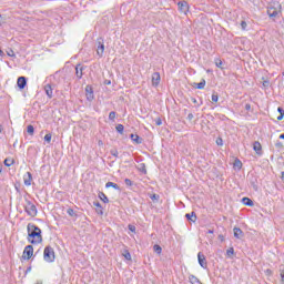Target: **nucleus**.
<instances>
[{
    "instance_id": "nucleus-33",
    "label": "nucleus",
    "mask_w": 284,
    "mask_h": 284,
    "mask_svg": "<svg viewBox=\"0 0 284 284\" xmlns=\"http://www.w3.org/2000/svg\"><path fill=\"white\" fill-rule=\"evenodd\" d=\"M44 141H45L47 143H50V142L52 141V133L45 134V135H44Z\"/></svg>"
},
{
    "instance_id": "nucleus-21",
    "label": "nucleus",
    "mask_w": 284,
    "mask_h": 284,
    "mask_svg": "<svg viewBox=\"0 0 284 284\" xmlns=\"http://www.w3.org/2000/svg\"><path fill=\"white\" fill-rule=\"evenodd\" d=\"M99 199L102 200L104 203H110V200L108 199V195L103 192H99L98 194Z\"/></svg>"
},
{
    "instance_id": "nucleus-3",
    "label": "nucleus",
    "mask_w": 284,
    "mask_h": 284,
    "mask_svg": "<svg viewBox=\"0 0 284 284\" xmlns=\"http://www.w3.org/2000/svg\"><path fill=\"white\" fill-rule=\"evenodd\" d=\"M281 10H282V6L281 3L276 2L274 4H271L267 8V14L270 17V19H276V17H278V14H281Z\"/></svg>"
},
{
    "instance_id": "nucleus-45",
    "label": "nucleus",
    "mask_w": 284,
    "mask_h": 284,
    "mask_svg": "<svg viewBox=\"0 0 284 284\" xmlns=\"http://www.w3.org/2000/svg\"><path fill=\"white\" fill-rule=\"evenodd\" d=\"M275 148H283V142L277 141V142L275 143Z\"/></svg>"
},
{
    "instance_id": "nucleus-54",
    "label": "nucleus",
    "mask_w": 284,
    "mask_h": 284,
    "mask_svg": "<svg viewBox=\"0 0 284 284\" xmlns=\"http://www.w3.org/2000/svg\"><path fill=\"white\" fill-rule=\"evenodd\" d=\"M263 85H264V87L270 85V81H264V82H263Z\"/></svg>"
},
{
    "instance_id": "nucleus-12",
    "label": "nucleus",
    "mask_w": 284,
    "mask_h": 284,
    "mask_svg": "<svg viewBox=\"0 0 284 284\" xmlns=\"http://www.w3.org/2000/svg\"><path fill=\"white\" fill-rule=\"evenodd\" d=\"M130 139L133 143H136V145H141V143H143V138L139 136V134L131 133Z\"/></svg>"
},
{
    "instance_id": "nucleus-28",
    "label": "nucleus",
    "mask_w": 284,
    "mask_h": 284,
    "mask_svg": "<svg viewBox=\"0 0 284 284\" xmlns=\"http://www.w3.org/2000/svg\"><path fill=\"white\" fill-rule=\"evenodd\" d=\"M116 132H119V134H123V130H125V126H123V124H118L115 126Z\"/></svg>"
},
{
    "instance_id": "nucleus-63",
    "label": "nucleus",
    "mask_w": 284,
    "mask_h": 284,
    "mask_svg": "<svg viewBox=\"0 0 284 284\" xmlns=\"http://www.w3.org/2000/svg\"><path fill=\"white\" fill-rule=\"evenodd\" d=\"M282 74H283V77H284V71H283V73H282Z\"/></svg>"
},
{
    "instance_id": "nucleus-15",
    "label": "nucleus",
    "mask_w": 284,
    "mask_h": 284,
    "mask_svg": "<svg viewBox=\"0 0 284 284\" xmlns=\"http://www.w3.org/2000/svg\"><path fill=\"white\" fill-rule=\"evenodd\" d=\"M24 185L30 186L32 185V173L27 172V175H24Z\"/></svg>"
},
{
    "instance_id": "nucleus-49",
    "label": "nucleus",
    "mask_w": 284,
    "mask_h": 284,
    "mask_svg": "<svg viewBox=\"0 0 284 284\" xmlns=\"http://www.w3.org/2000/svg\"><path fill=\"white\" fill-rule=\"evenodd\" d=\"M277 112H278L280 114H284L283 108H282V106H278V108H277Z\"/></svg>"
},
{
    "instance_id": "nucleus-24",
    "label": "nucleus",
    "mask_w": 284,
    "mask_h": 284,
    "mask_svg": "<svg viewBox=\"0 0 284 284\" xmlns=\"http://www.w3.org/2000/svg\"><path fill=\"white\" fill-rule=\"evenodd\" d=\"M122 256H124V258L126 261H132V255L130 254V251L124 250V252L122 253Z\"/></svg>"
},
{
    "instance_id": "nucleus-27",
    "label": "nucleus",
    "mask_w": 284,
    "mask_h": 284,
    "mask_svg": "<svg viewBox=\"0 0 284 284\" xmlns=\"http://www.w3.org/2000/svg\"><path fill=\"white\" fill-rule=\"evenodd\" d=\"M197 90H203L205 88V79H202L200 83L195 84Z\"/></svg>"
},
{
    "instance_id": "nucleus-10",
    "label": "nucleus",
    "mask_w": 284,
    "mask_h": 284,
    "mask_svg": "<svg viewBox=\"0 0 284 284\" xmlns=\"http://www.w3.org/2000/svg\"><path fill=\"white\" fill-rule=\"evenodd\" d=\"M19 90H24L28 85V79L26 77H19L17 81Z\"/></svg>"
},
{
    "instance_id": "nucleus-29",
    "label": "nucleus",
    "mask_w": 284,
    "mask_h": 284,
    "mask_svg": "<svg viewBox=\"0 0 284 284\" xmlns=\"http://www.w3.org/2000/svg\"><path fill=\"white\" fill-rule=\"evenodd\" d=\"M27 132L32 136V134H34V126L32 124H29L27 126Z\"/></svg>"
},
{
    "instance_id": "nucleus-51",
    "label": "nucleus",
    "mask_w": 284,
    "mask_h": 284,
    "mask_svg": "<svg viewBox=\"0 0 284 284\" xmlns=\"http://www.w3.org/2000/svg\"><path fill=\"white\" fill-rule=\"evenodd\" d=\"M217 145H223V139L216 140Z\"/></svg>"
},
{
    "instance_id": "nucleus-26",
    "label": "nucleus",
    "mask_w": 284,
    "mask_h": 284,
    "mask_svg": "<svg viewBox=\"0 0 284 284\" xmlns=\"http://www.w3.org/2000/svg\"><path fill=\"white\" fill-rule=\"evenodd\" d=\"M153 252H155V254H161V252H163V248L161 247V245L155 244L153 246Z\"/></svg>"
},
{
    "instance_id": "nucleus-2",
    "label": "nucleus",
    "mask_w": 284,
    "mask_h": 284,
    "mask_svg": "<svg viewBox=\"0 0 284 284\" xmlns=\"http://www.w3.org/2000/svg\"><path fill=\"white\" fill-rule=\"evenodd\" d=\"M57 255L54 254V248L50 245L44 247L43 260L45 263H54Z\"/></svg>"
},
{
    "instance_id": "nucleus-50",
    "label": "nucleus",
    "mask_w": 284,
    "mask_h": 284,
    "mask_svg": "<svg viewBox=\"0 0 284 284\" xmlns=\"http://www.w3.org/2000/svg\"><path fill=\"white\" fill-rule=\"evenodd\" d=\"M104 85H112V81H110V80H104Z\"/></svg>"
},
{
    "instance_id": "nucleus-56",
    "label": "nucleus",
    "mask_w": 284,
    "mask_h": 284,
    "mask_svg": "<svg viewBox=\"0 0 284 284\" xmlns=\"http://www.w3.org/2000/svg\"><path fill=\"white\" fill-rule=\"evenodd\" d=\"M26 272H32V266H29Z\"/></svg>"
},
{
    "instance_id": "nucleus-48",
    "label": "nucleus",
    "mask_w": 284,
    "mask_h": 284,
    "mask_svg": "<svg viewBox=\"0 0 284 284\" xmlns=\"http://www.w3.org/2000/svg\"><path fill=\"white\" fill-rule=\"evenodd\" d=\"M265 274H266V276H272V270L267 268V270L265 271Z\"/></svg>"
},
{
    "instance_id": "nucleus-17",
    "label": "nucleus",
    "mask_w": 284,
    "mask_h": 284,
    "mask_svg": "<svg viewBox=\"0 0 284 284\" xmlns=\"http://www.w3.org/2000/svg\"><path fill=\"white\" fill-rule=\"evenodd\" d=\"M243 205H247V207H253L254 206V201L250 197H243L242 199Z\"/></svg>"
},
{
    "instance_id": "nucleus-22",
    "label": "nucleus",
    "mask_w": 284,
    "mask_h": 284,
    "mask_svg": "<svg viewBox=\"0 0 284 284\" xmlns=\"http://www.w3.org/2000/svg\"><path fill=\"white\" fill-rule=\"evenodd\" d=\"M105 187H113L114 190H121L119 184H116L114 182H106Z\"/></svg>"
},
{
    "instance_id": "nucleus-36",
    "label": "nucleus",
    "mask_w": 284,
    "mask_h": 284,
    "mask_svg": "<svg viewBox=\"0 0 284 284\" xmlns=\"http://www.w3.org/2000/svg\"><path fill=\"white\" fill-rule=\"evenodd\" d=\"M212 101H213V103H219V94L213 93L212 94Z\"/></svg>"
},
{
    "instance_id": "nucleus-47",
    "label": "nucleus",
    "mask_w": 284,
    "mask_h": 284,
    "mask_svg": "<svg viewBox=\"0 0 284 284\" xmlns=\"http://www.w3.org/2000/svg\"><path fill=\"white\" fill-rule=\"evenodd\" d=\"M155 124H156V125H162V124H163V121L161 120V118H159V119L155 121Z\"/></svg>"
},
{
    "instance_id": "nucleus-35",
    "label": "nucleus",
    "mask_w": 284,
    "mask_h": 284,
    "mask_svg": "<svg viewBox=\"0 0 284 284\" xmlns=\"http://www.w3.org/2000/svg\"><path fill=\"white\" fill-rule=\"evenodd\" d=\"M110 154H111L112 156H114L115 159H119V151H116V149L111 150V151H110Z\"/></svg>"
},
{
    "instance_id": "nucleus-62",
    "label": "nucleus",
    "mask_w": 284,
    "mask_h": 284,
    "mask_svg": "<svg viewBox=\"0 0 284 284\" xmlns=\"http://www.w3.org/2000/svg\"><path fill=\"white\" fill-rule=\"evenodd\" d=\"M36 284H43V282H37Z\"/></svg>"
},
{
    "instance_id": "nucleus-42",
    "label": "nucleus",
    "mask_w": 284,
    "mask_h": 284,
    "mask_svg": "<svg viewBox=\"0 0 284 284\" xmlns=\"http://www.w3.org/2000/svg\"><path fill=\"white\" fill-rule=\"evenodd\" d=\"M241 28H242V30H246V28H247V22H245V20H243V21L241 22Z\"/></svg>"
},
{
    "instance_id": "nucleus-9",
    "label": "nucleus",
    "mask_w": 284,
    "mask_h": 284,
    "mask_svg": "<svg viewBox=\"0 0 284 284\" xmlns=\"http://www.w3.org/2000/svg\"><path fill=\"white\" fill-rule=\"evenodd\" d=\"M197 261H199V265H201L203 270H207V260L205 258V254H203L202 252H199Z\"/></svg>"
},
{
    "instance_id": "nucleus-44",
    "label": "nucleus",
    "mask_w": 284,
    "mask_h": 284,
    "mask_svg": "<svg viewBox=\"0 0 284 284\" xmlns=\"http://www.w3.org/2000/svg\"><path fill=\"white\" fill-rule=\"evenodd\" d=\"M245 110H246L247 112H250V111L252 110V105H251L250 103H246V104H245Z\"/></svg>"
},
{
    "instance_id": "nucleus-25",
    "label": "nucleus",
    "mask_w": 284,
    "mask_h": 284,
    "mask_svg": "<svg viewBox=\"0 0 284 284\" xmlns=\"http://www.w3.org/2000/svg\"><path fill=\"white\" fill-rule=\"evenodd\" d=\"M6 168H10L11 165H14V160L7 158L4 160Z\"/></svg>"
},
{
    "instance_id": "nucleus-53",
    "label": "nucleus",
    "mask_w": 284,
    "mask_h": 284,
    "mask_svg": "<svg viewBox=\"0 0 284 284\" xmlns=\"http://www.w3.org/2000/svg\"><path fill=\"white\" fill-rule=\"evenodd\" d=\"M219 240L223 242L225 241V237L223 235H219Z\"/></svg>"
},
{
    "instance_id": "nucleus-14",
    "label": "nucleus",
    "mask_w": 284,
    "mask_h": 284,
    "mask_svg": "<svg viewBox=\"0 0 284 284\" xmlns=\"http://www.w3.org/2000/svg\"><path fill=\"white\" fill-rule=\"evenodd\" d=\"M253 150L256 152V154H262L263 146L261 145V142L256 141L253 143Z\"/></svg>"
},
{
    "instance_id": "nucleus-16",
    "label": "nucleus",
    "mask_w": 284,
    "mask_h": 284,
    "mask_svg": "<svg viewBox=\"0 0 284 284\" xmlns=\"http://www.w3.org/2000/svg\"><path fill=\"white\" fill-rule=\"evenodd\" d=\"M185 219L187 221H191L192 223H196V213L195 212L186 213Z\"/></svg>"
},
{
    "instance_id": "nucleus-37",
    "label": "nucleus",
    "mask_w": 284,
    "mask_h": 284,
    "mask_svg": "<svg viewBox=\"0 0 284 284\" xmlns=\"http://www.w3.org/2000/svg\"><path fill=\"white\" fill-rule=\"evenodd\" d=\"M67 213L69 214V216H77V213L74 212L73 209H68Z\"/></svg>"
},
{
    "instance_id": "nucleus-57",
    "label": "nucleus",
    "mask_w": 284,
    "mask_h": 284,
    "mask_svg": "<svg viewBox=\"0 0 284 284\" xmlns=\"http://www.w3.org/2000/svg\"><path fill=\"white\" fill-rule=\"evenodd\" d=\"M207 234H214V230H209Z\"/></svg>"
},
{
    "instance_id": "nucleus-61",
    "label": "nucleus",
    "mask_w": 284,
    "mask_h": 284,
    "mask_svg": "<svg viewBox=\"0 0 284 284\" xmlns=\"http://www.w3.org/2000/svg\"><path fill=\"white\" fill-rule=\"evenodd\" d=\"M1 131H2V126H1V124H0V134H1Z\"/></svg>"
},
{
    "instance_id": "nucleus-58",
    "label": "nucleus",
    "mask_w": 284,
    "mask_h": 284,
    "mask_svg": "<svg viewBox=\"0 0 284 284\" xmlns=\"http://www.w3.org/2000/svg\"><path fill=\"white\" fill-rule=\"evenodd\" d=\"M1 172H3V166L2 165H0V174H1Z\"/></svg>"
},
{
    "instance_id": "nucleus-40",
    "label": "nucleus",
    "mask_w": 284,
    "mask_h": 284,
    "mask_svg": "<svg viewBox=\"0 0 284 284\" xmlns=\"http://www.w3.org/2000/svg\"><path fill=\"white\" fill-rule=\"evenodd\" d=\"M215 65H216V68H221V69H223V61H221V60H216L215 61Z\"/></svg>"
},
{
    "instance_id": "nucleus-38",
    "label": "nucleus",
    "mask_w": 284,
    "mask_h": 284,
    "mask_svg": "<svg viewBox=\"0 0 284 284\" xmlns=\"http://www.w3.org/2000/svg\"><path fill=\"white\" fill-rule=\"evenodd\" d=\"M280 276L282 278V283H284V266L280 267Z\"/></svg>"
},
{
    "instance_id": "nucleus-32",
    "label": "nucleus",
    "mask_w": 284,
    "mask_h": 284,
    "mask_svg": "<svg viewBox=\"0 0 284 284\" xmlns=\"http://www.w3.org/2000/svg\"><path fill=\"white\" fill-rule=\"evenodd\" d=\"M109 119H110V121H114V120L116 119V112L111 111V112L109 113Z\"/></svg>"
},
{
    "instance_id": "nucleus-46",
    "label": "nucleus",
    "mask_w": 284,
    "mask_h": 284,
    "mask_svg": "<svg viewBox=\"0 0 284 284\" xmlns=\"http://www.w3.org/2000/svg\"><path fill=\"white\" fill-rule=\"evenodd\" d=\"M186 119H187V121H192V119H194V114L189 113Z\"/></svg>"
},
{
    "instance_id": "nucleus-20",
    "label": "nucleus",
    "mask_w": 284,
    "mask_h": 284,
    "mask_svg": "<svg viewBox=\"0 0 284 284\" xmlns=\"http://www.w3.org/2000/svg\"><path fill=\"white\" fill-rule=\"evenodd\" d=\"M189 281H190V283H192V284H202V283H201V280H199V277H196L195 275H190V276H189Z\"/></svg>"
},
{
    "instance_id": "nucleus-11",
    "label": "nucleus",
    "mask_w": 284,
    "mask_h": 284,
    "mask_svg": "<svg viewBox=\"0 0 284 284\" xmlns=\"http://www.w3.org/2000/svg\"><path fill=\"white\" fill-rule=\"evenodd\" d=\"M159 83H161V73L154 72L152 74V85H153V88H158Z\"/></svg>"
},
{
    "instance_id": "nucleus-60",
    "label": "nucleus",
    "mask_w": 284,
    "mask_h": 284,
    "mask_svg": "<svg viewBox=\"0 0 284 284\" xmlns=\"http://www.w3.org/2000/svg\"><path fill=\"white\" fill-rule=\"evenodd\" d=\"M280 139H283V140H284V133H282V134L280 135Z\"/></svg>"
},
{
    "instance_id": "nucleus-7",
    "label": "nucleus",
    "mask_w": 284,
    "mask_h": 284,
    "mask_svg": "<svg viewBox=\"0 0 284 284\" xmlns=\"http://www.w3.org/2000/svg\"><path fill=\"white\" fill-rule=\"evenodd\" d=\"M178 8L182 14H187L190 10V4H187V1L183 0L178 3Z\"/></svg>"
},
{
    "instance_id": "nucleus-34",
    "label": "nucleus",
    "mask_w": 284,
    "mask_h": 284,
    "mask_svg": "<svg viewBox=\"0 0 284 284\" xmlns=\"http://www.w3.org/2000/svg\"><path fill=\"white\" fill-rule=\"evenodd\" d=\"M124 183H125V185H126L128 187H132V186L134 185V182H132V180H130V179H125V180H124Z\"/></svg>"
},
{
    "instance_id": "nucleus-23",
    "label": "nucleus",
    "mask_w": 284,
    "mask_h": 284,
    "mask_svg": "<svg viewBox=\"0 0 284 284\" xmlns=\"http://www.w3.org/2000/svg\"><path fill=\"white\" fill-rule=\"evenodd\" d=\"M233 168L241 170V168H243V162H241L239 159H235V161L233 163Z\"/></svg>"
},
{
    "instance_id": "nucleus-52",
    "label": "nucleus",
    "mask_w": 284,
    "mask_h": 284,
    "mask_svg": "<svg viewBox=\"0 0 284 284\" xmlns=\"http://www.w3.org/2000/svg\"><path fill=\"white\" fill-rule=\"evenodd\" d=\"M283 118H284V114H280V115L277 116V121H283Z\"/></svg>"
},
{
    "instance_id": "nucleus-5",
    "label": "nucleus",
    "mask_w": 284,
    "mask_h": 284,
    "mask_svg": "<svg viewBox=\"0 0 284 284\" xmlns=\"http://www.w3.org/2000/svg\"><path fill=\"white\" fill-rule=\"evenodd\" d=\"M24 212H27L28 216H37V205H34L32 202L27 201V205L24 206Z\"/></svg>"
},
{
    "instance_id": "nucleus-1",
    "label": "nucleus",
    "mask_w": 284,
    "mask_h": 284,
    "mask_svg": "<svg viewBox=\"0 0 284 284\" xmlns=\"http://www.w3.org/2000/svg\"><path fill=\"white\" fill-rule=\"evenodd\" d=\"M27 230L29 243H31L32 245H37L43 242V237L41 236V229H39V226L29 223Z\"/></svg>"
},
{
    "instance_id": "nucleus-31",
    "label": "nucleus",
    "mask_w": 284,
    "mask_h": 284,
    "mask_svg": "<svg viewBox=\"0 0 284 284\" xmlns=\"http://www.w3.org/2000/svg\"><path fill=\"white\" fill-rule=\"evenodd\" d=\"M93 205H94L95 207H99V209H100V211H97L98 214H103V210H102L101 203H99V202H93Z\"/></svg>"
},
{
    "instance_id": "nucleus-30",
    "label": "nucleus",
    "mask_w": 284,
    "mask_h": 284,
    "mask_svg": "<svg viewBox=\"0 0 284 284\" xmlns=\"http://www.w3.org/2000/svg\"><path fill=\"white\" fill-rule=\"evenodd\" d=\"M226 256H229V258H232V256H234V247H230V248L226 251Z\"/></svg>"
},
{
    "instance_id": "nucleus-39",
    "label": "nucleus",
    "mask_w": 284,
    "mask_h": 284,
    "mask_svg": "<svg viewBox=\"0 0 284 284\" xmlns=\"http://www.w3.org/2000/svg\"><path fill=\"white\" fill-rule=\"evenodd\" d=\"M140 172H143L144 174H146L148 173V170H145V164L144 163H142V164H140Z\"/></svg>"
},
{
    "instance_id": "nucleus-6",
    "label": "nucleus",
    "mask_w": 284,
    "mask_h": 284,
    "mask_svg": "<svg viewBox=\"0 0 284 284\" xmlns=\"http://www.w3.org/2000/svg\"><path fill=\"white\" fill-rule=\"evenodd\" d=\"M103 52H105V44L103 43V38L98 39V49H97V54L98 57H103Z\"/></svg>"
},
{
    "instance_id": "nucleus-43",
    "label": "nucleus",
    "mask_w": 284,
    "mask_h": 284,
    "mask_svg": "<svg viewBox=\"0 0 284 284\" xmlns=\"http://www.w3.org/2000/svg\"><path fill=\"white\" fill-rule=\"evenodd\" d=\"M130 232H136V226L129 224Z\"/></svg>"
},
{
    "instance_id": "nucleus-18",
    "label": "nucleus",
    "mask_w": 284,
    "mask_h": 284,
    "mask_svg": "<svg viewBox=\"0 0 284 284\" xmlns=\"http://www.w3.org/2000/svg\"><path fill=\"white\" fill-rule=\"evenodd\" d=\"M44 92L49 99H52V85L51 84L44 85Z\"/></svg>"
},
{
    "instance_id": "nucleus-13",
    "label": "nucleus",
    "mask_w": 284,
    "mask_h": 284,
    "mask_svg": "<svg viewBox=\"0 0 284 284\" xmlns=\"http://www.w3.org/2000/svg\"><path fill=\"white\" fill-rule=\"evenodd\" d=\"M83 70H84V68L81 67V64H77V67H75L77 79H83Z\"/></svg>"
},
{
    "instance_id": "nucleus-59",
    "label": "nucleus",
    "mask_w": 284,
    "mask_h": 284,
    "mask_svg": "<svg viewBox=\"0 0 284 284\" xmlns=\"http://www.w3.org/2000/svg\"><path fill=\"white\" fill-rule=\"evenodd\" d=\"M0 57H3V51L0 49Z\"/></svg>"
},
{
    "instance_id": "nucleus-41",
    "label": "nucleus",
    "mask_w": 284,
    "mask_h": 284,
    "mask_svg": "<svg viewBox=\"0 0 284 284\" xmlns=\"http://www.w3.org/2000/svg\"><path fill=\"white\" fill-rule=\"evenodd\" d=\"M150 199H151V201H159L160 196H159V194H152L150 196Z\"/></svg>"
},
{
    "instance_id": "nucleus-4",
    "label": "nucleus",
    "mask_w": 284,
    "mask_h": 284,
    "mask_svg": "<svg viewBox=\"0 0 284 284\" xmlns=\"http://www.w3.org/2000/svg\"><path fill=\"white\" fill-rule=\"evenodd\" d=\"M33 255H34V246L27 245L24 247L21 258H22V261H30V258H32Z\"/></svg>"
},
{
    "instance_id": "nucleus-19",
    "label": "nucleus",
    "mask_w": 284,
    "mask_h": 284,
    "mask_svg": "<svg viewBox=\"0 0 284 284\" xmlns=\"http://www.w3.org/2000/svg\"><path fill=\"white\" fill-rule=\"evenodd\" d=\"M233 234H234L235 239H241L243 236V230H241L239 227H234Z\"/></svg>"
},
{
    "instance_id": "nucleus-55",
    "label": "nucleus",
    "mask_w": 284,
    "mask_h": 284,
    "mask_svg": "<svg viewBox=\"0 0 284 284\" xmlns=\"http://www.w3.org/2000/svg\"><path fill=\"white\" fill-rule=\"evenodd\" d=\"M191 101L192 103H199V101H196V98H192Z\"/></svg>"
},
{
    "instance_id": "nucleus-8",
    "label": "nucleus",
    "mask_w": 284,
    "mask_h": 284,
    "mask_svg": "<svg viewBox=\"0 0 284 284\" xmlns=\"http://www.w3.org/2000/svg\"><path fill=\"white\" fill-rule=\"evenodd\" d=\"M85 97L87 101H94V89L90 84L85 87Z\"/></svg>"
}]
</instances>
